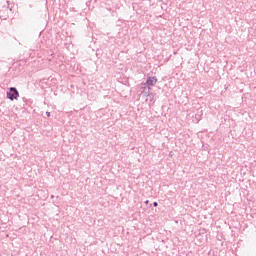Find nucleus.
Returning <instances> with one entry per match:
<instances>
[{
  "instance_id": "obj_4",
  "label": "nucleus",
  "mask_w": 256,
  "mask_h": 256,
  "mask_svg": "<svg viewBox=\"0 0 256 256\" xmlns=\"http://www.w3.org/2000/svg\"><path fill=\"white\" fill-rule=\"evenodd\" d=\"M146 94H147L148 99H150V101H153V99H155V96L153 95V93H149V91H148V92H146Z\"/></svg>"
},
{
  "instance_id": "obj_5",
  "label": "nucleus",
  "mask_w": 256,
  "mask_h": 256,
  "mask_svg": "<svg viewBox=\"0 0 256 256\" xmlns=\"http://www.w3.org/2000/svg\"><path fill=\"white\" fill-rule=\"evenodd\" d=\"M158 206H159V203L153 202V207H158Z\"/></svg>"
},
{
  "instance_id": "obj_6",
  "label": "nucleus",
  "mask_w": 256,
  "mask_h": 256,
  "mask_svg": "<svg viewBox=\"0 0 256 256\" xmlns=\"http://www.w3.org/2000/svg\"><path fill=\"white\" fill-rule=\"evenodd\" d=\"M47 117H51V112H46Z\"/></svg>"
},
{
  "instance_id": "obj_8",
  "label": "nucleus",
  "mask_w": 256,
  "mask_h": 256,
  "mask_svg": "<svg viewBox=\"0 0 256 256\" xmlns=\"http://www.w3.org/2000/svg\"><path fill=\"white\" fill-rule=\"evenodd\" d=\"M169 157H173V154H172V152H170V153H169Z\"/></svg>"
},
{
  "instance_id": "obj_9",
  "label": "nucleus",
  "mask_w": 256,
  "mask_h": 256,
  "mask_svg": "<svg viewBox=\"0 0 256 256\" xmlns=\"http://www.w3.org/2000/svg\"><path fill=\"white\" fill-rule=\"evenodd\" d=\"M144 90L147 89L146 87L143 88Z\"/></svg>"
},
{
  "instance_id": "obj_3",
  "label": "nucleus",
  "mask_w": 256,
  "mask_h": 256,
  "mask_svg": "<svg viewBox=\"0 0 256 256\" xmlns=\"http://www.w3.org/2000/svg\"><path fill=\"white\" fill-rule=\"evenodd\" d=\"M157 84V77H148L147 81H146V85H147V91L148 93H150L151 91V87H153V85Z\"/></svg>"
},
{
  "instance_id": "obj_2",
  "label": "nucleus",
  "mask_w": 256,
  "mask_h": 256,
  "mask_svg": "<svg viewBox=\"0 0 256 256\" xmlns=\"http://www.w3.org/2000/svg\"><path fill=\"white\" fill-rule=\"evenodd\" d=\"M7 99H10V101H15L19 99V91H17V88L11 87L9 91L7 92Z\"/></svg>"
},
{
  "instance_id": "obj_1",
  "label": "nucleus",
  "mask_w": 256,
  "mask_h": 256,
  "mask_svg": "<svg viewBox=\"0 0 256 256\" xmlns=\"http://www.w3.org/2000/svg\"><path fill=\"white\" fill-rule=\"evenodd\" d=\"M187 119H192V123H199L203 119V110L201 108L187 114Z\"/></svg>"
},
{
  "instance_id": "obj_7",
  "label": "nucleus",
  "mask_w": 256,
  "mask_h": 256,
  "mask_svg": "<svg viewBox=\"0 0 256 256\" xmlns=\"http://www.w3.org/2000/svg\"><path fill=\"white\" fill-rule=\"evenodd\" d=\"M144 203L145 205H149V200H146Z\"/></svg>"
}]
</instances>
